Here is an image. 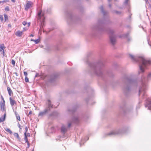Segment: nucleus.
<instances>
[{"label":"nucleus","instance_id":"nucleus-1","mask_svg":"<svg viewBox=\"0 0 151 151\" xmlns=\"http://www.w3.org/2000/svg\"><path fill=\"white\" fill-rule=\"evenodd\" d=\"M109 22V20L107 18L99 19L97 24L93 27L91 35L95 37L97 36L98 34L107 33L109 36L110 43L112 45H114L115 43L116 37L114 34V31L110 28H106L105 27V24H108Z\"/></svg>","mask_w":151,"mask_h":151},{"label":"nucleus","instance_id":"nucleus-2","mask_svg":"<svg viewBox=\"0 0 151 151\" xmlns=\"http://www.w3.org/2000/svg\"><path fill=\"white\" fill-rule=\"evenodd\" d=\"M89 66L88 73L91 75L95 74L104 79L106 75L109 77H112L113 74L111 72H107L106 74L104 71L103 67L104 66V61L101 60H99L97 62L89 63L87 61Z\"/></svg>","mask_w":151,"mask_h":151},{"label":"nucleus","instance_id":"nucleus-3","mask_svg":"<svg viewBox=\"0 0 151 151\" xmlns=\"http://www.w3.org/2000/svg\"><path fill=\"white\" fill-rule=\"evenodd\" d=\"M122 81L124 84V93L125 96H128L130 94L132 86L137 85V81L133 79L130 76L127 75H124L123 77Z\"/></svg>","mask_w":151,"mask_h":151},{"label":"nucleus","instance_id":"nucleus-4","mask_svg":"<svg viewBox=\"0 0 151 151\" xmlns=\"http://www.w3.org/2000/svg\"><path fill=\"white\" fill-rule=\"evenodd\" d=\"M129 56L132 60L135 63H137L139 65V73H143L145 71V68L147 66H151V60H145L142 57L134 56L133 55L130 54Z\"/></svg>","mask_w":151,"mask_h":151},{"label":"nucleus","instance_id":"nucleus-5","mask_svg":"<svg viewBox=\"0 0 151 151\" xmlns=\"http://www.w3.org/2000/svg\"><path fill=\"white\" fill-rule=\"evenodd\" d=\"M150 80H151V72L148 73L147 78L143 76L142 78L141 86L139 88V95H142L143 99L146 97V92L147 86L146 83L147 81Z\"/></svg>","mask_w":151,"mask_h":151},{"label":"nucleus","instance_id":"nucleus-6","mask_svg":"<svg viewBox=\"0 0 151 151\" xmlns=\"http://www.w3.org/2000/svg\"><path fill=\"white\" fill-rule=\"evenodd\" d=\"M50 10L48 11V9H45L43 11L40 10L38 12L37 15V19L38 22H40V29L39 31L40 30L42 31L43 29V27L45 26V14L46 13H49Z\"/></svg>","mask_w":151,"mask_h":151},{"label":"nucleus","instance_id":"nucleus-7","mask_svg":"<svg viewBox=\"0 0 151 151\" xmlns=\"http://www.w3.org/2000/svg\"><path fill=\"white\" fill-rule=\"evenodd\" d=\"M78 106L77 105L73 106L72 108L69 109H68V111L69 113L72 115L73 121L76 124L78 123L81 120L82 116L80 114H77L76 115H74L75 112L76 111Z\"/></svg>","mask_w":151,"mask_h":151},{"label":"nucleus","instance_id":"nucleus-8","mask_svg":"<svg viewBox=\"0 0 151 151\" xmlns=\"http://www.w3.org/2000/svg\"><path fill=\"white\" fill-rule=\"evenodd\" d=\"M65 14L67 18V22L69 24L76 22L80 20V18L73 15L71 11L67 10Z\"/></svg>","mask_w":151,"mask_h":151},{"label":"nucleus","instance_id":"nucleus-9","mask_svg":"<svg viewBox=\"0 0 151 151\" xmlns=\"http://www.w3.org/2000/svg\"><path fill=\"white\" fill-rule=\"evenodd\" d=\"M53 104L50 100L48 99L46 102L45 109L44 110L39 113L38 114L39 116L42 117L47 113L51 109L53 108Z\"/></svg>","mask_w":151,"mask_h":151},{"label":"nucleus","instance_id":"nucleus-10","mask_svg":"<svg viewBox=\"0 0 151 151\" xmlns=\"http://www.w3.org/2000/svg\"><path fill=\"white\" fill-rule=\"evenodd\" d=\"M71 125V123L68 122V125H63L60 129L61 132L63 134L62 137H60V138L61 137L64 138L65 137V134L67 132L68 129Z\"/></svg>","mask_w":151,"mask_h":151},{"label":"nucleus","instance_id":"nucleus-11","mask_svg":"<svg viewBox=\"0 0 151 151\" xmlns=\"http://www.w3.org/2000/svg\"><path fill=\"white\" fill-rule=\"evenodd\" d=\"M125 132L124 129H120L114 131L110 132L106 134L107 135L109 136H115L117 134H122Z\"/></svg>","mask_w":151,"mask_h":151},{"label":"nucleus","instance_id":"nucleus-12","mask_svg":"<svg viewBox=\"0 0 151 151\" xmlns=\"http://www.w3.org/2000/svg\"><path fill=\"white\" fill-rule=\"evenodd\" d=\"M145 107L147 108L148 109H150L151 108V101L148 98L146 99L145 104Z\"/></svg>","mask_w":151,"mask_h":151},{"label":"nucleus","instance_id":"nucleus-13","mask_svg":"<svg viewBox=\"0 0 151 151\" xmlns=\"http://www.w3.org/2000/svg\"><path fill=\"white\" fill-rule=\"evenodd\" d=\"M0 110L6 113L5 103H2V101H0Z\"/></svg>","mask_w":151,"mask_h":151},{"label":"nucleus","instance_id":"nucleus-14","mask_svg":"<svg viewBox=\"0 0 151 151\" xmlns=\"http://www.w3.org/2000/svg\"><path fill=\"white\" fill-rule=\"evenodd\" d=\"M32 3L30 1H28L25 6V9L26 11L28 10L32 6Z\"/></svg>","mask_w":151,"mask_h":151},{"label":"nucleus","instance_id":"nucleus-15","mask_svg":"<svg viewBox=\"0 0 151 151\" xmlns=\"http://www.w3.org/2000/svg\"><path fill=\"white\" fill-rule=\"evenodd\" d=\"M58 75L57 74H54L51 75L50 78L49 80L50 82H53L55 80V79L58 77Z\"/></svg>","mask_w":151,"mask_h":151},{"label":"nucleus","instance_id":"nucleus-16","mask_svg":"<svg viewBox=\"0 0 151 151\" xmlns=\"http://www.w3.org/2000/svg\"><path fill=\"white\" fill-rule=\"evenodd\" d=\"M100 9L102 13L103 14L104 17L106 16L108 12H107L104 11V8L103 6H101L100 8Z\"/></svg>","mask_w":151,"mask_h":151},{"label":"nucleus","instance_id":"nucleus-17","mask_svg":"<svg viewBox=\"0 0 151 151\" xmlns=\"http://www.w3.org/2000/svg\"><path fill=\"white\" fill-rule=\"evenodd\" d=\"M9 101L10 104L12 107H13L14 104H16V102L15 101L12 99L11 97L9 98Z\"/></svg>","mask_w":151,"mask_h":151},{"label":"nucleus","instance_id":"nucleus-18","mask_svg":"<svg viewBox=\"0 0 151 151\" xmlns=\"http://www.w3.org/2000/svg\"><path fill=\"white\" fill-rule=\"evenodd\" d=\"M129 0H125L124 4L125 6L129 7L130 6V3Z\"/></svg>","mask_w":151,"mask_h":151},{"label":"nucleus","instance_id":"nucleus-19","mask_svg":"<svg viewBox=\"0 0 151 151\" xmlns=\"http://www.w3.org/2000/svg\"><path fill=\"white\" fill-rule=\"evenodd\" d=\"M58 115V113L56 111H53L51 113L49 116H54L55 117L57 116Z\"/></svg>","mask_w":151,"mask_h":151},{"label":"nucleus","instance_id":"nucleus-20","mask_svg":"<svg viewBox=\"0 0 151 151\" xmlns=\"http://www.w3.org/2000/svg\"><path fill=\"white\" fill-rule=\"evenodd\" d=\"M6 48L4 44H1L0 45V52L4 51V49Z\"/></svg>","mask_w":151,"mask_h":151},{"label":"nucleus","instance_id":"nucleus-21","mask_svg":"<svg viewBox=\"0 0 151 151\" xmlns=\"http://www.w3.org/2000/svg\"><path fill=\"white\" fill-rule=\"evenodd\" d=\"M129 35V33L128 32L124 34L123 36L127 38L128 41H130L131 40V38L130 37H128Z\"/></svg>","mask_w":151,"mask_h":151},{"label":"nucleus","instance_id":"nucleus-22","mask_svg":"<svg viewBox=\"0 0 151 151\" xmlns=\"http://www.w3.org/2000/svg\"><path fill=\"white\" fill-rule=\"evenodd\" d=\"M7 90L10 96H11L12 94H13V92L11 89L9 87H7Z\"/></svg>","mask_w":151,"mask_h":151},{"label":"nucleus","instance_id":"nucleus-23","mask_svg":"<svg viewBox=\"0 0 151 151\" xmlns=\"http://www.w3.org/2000/svg\"><path fill=\"white\" fill-rule=\"evenodd\" d=\"M22 34V32L18 31L16 32V35L19 37H21Z\"/></svg>","mask_w":151,"mask_h":151},{"label":"nucleus","instance_id":"nucleus-24","mask_svg":"<svg viewBox=\"0 0 151 151\" xmlns=\"http://www.w3.org/2000/svg\"><path fill=\"white\" fill-rule=\"evenodd\" d=\"M6 113L5 112L4 115V117L2 119L0 117V122H1L4 121L5 120L6 117Z\"/></svg>","mask_w":151,"mask_h":151},{"label":"nucleus","instance_id":"nucleus-25","mask_svg":"<svg viewBox=\"0 0 151 151\" xmlns=\"http://www.w3.org/2000/svg\"><path fill=\"white\" fill-rule=\"evenodd\" d=\"M132 108H130V109L128 108L126 109V111H124V112L125 113L129 112H131V111H132Z\"/></svg>","mask_w":151,"mask_h":151},{"label":"nucleus","instance_id":"nucleus-26","mask_svg":"<svg viewBox=\"0 0 151 151\" xmlns=\"http://www.w3.org/2000/svg\"><path fill=\"white\" fill-rule=\"evenodd\" d=\"M14 136L16 137L19 140H20V139L18 134L17 133H15L14 134Z\"/></svg>","mask_w":151,"mask_h":151},{"label":"nucleus","instance_id":"nucleus-27","mask_svg":"<svg viewBox=\"0 0 151 151\" xmlns=\"http://www.w3.org/2000/svg\"><path fill=\"white\" fill-rule=\"evenodd\" d=\"M5 130L7 132H9L10 134H12V132L9 128L5 129Z\"/></svg>","mask_w":151,"mask_h":151},{"label":"nucleus","instance_id":"nucleus-28","mask_svg":"<svg viewBox=\"0 0 151 151\" xmlns=\"http://www.w3.org/2000/svg\"><path fill=\"white\" fill-rule=\"evenodd\" d=\"M24 139L25 141V142L27 143L28 142V141L27 139V136H26V133L24 134Z\"/></svg>","mask_w":151,"mask_h":151},{"label":"nucleus","instance_id":"nucleus-29","mask_svg":"<svg viewBox=\"0 0 151 151\" xmlns=\"http://www.w3.org/2000/svg\"><path fill=\"white\" fill-rule=\"evenodd\" d=\"M113 66L115 69H116V67H118V65L117 63H115L113 64Z\"/></svg>","mask_w":151,"mask_h":151},{"label":"nucleus","instance_id":"nucleus-30","mask_svg":"<svg viewBox=\"0 0 151 151\" xmlns=\"http://www.w3.org/2000/svg\"><path fill=\"white\" fill-rule=\"evenodd\" d=\"M114 12L117 14H120L121 13V12L120 11H114Z\"/></svg>","mask_w":151,"mask_h":151},{"label":"nucleus","instance_id":"nucleus-31","mask_svg":"<svg viewBox=\"0 0 151 151\" xmlns=\"http://www.w3.org/2000/svg\"><path fill=\"white\" fill-rule=\"evenodd\" d=\"M4 19L6 21V20L8 19V17L7 16L6 14L4 15Z\"/></svg>","mask_w":151,"mask_h":151},{"label":"nucleus","instance_id":"nucleus-32","mask_svg":"<svg viewBox=\"0 0 151 151\" xmlns=\"http://www.w3.org/2000/svg\"><path fill=\"white\" fill-rule=\"evenodd\" d=\"M34 41L35 42V43L36 44H37L39 42L40 40L39 39H37L36 40H35Z\"/></svg>","mask_w":151,"mask_h":151},{"label":"nucleus","instance_id":"nucleus-33","mask_svg":"<svg viewBox=\"0 0 151 151\" xmlns=\"http://www.w3.org/2000/svg\"><path fill=\"white\" fill-rule=\"evenodd\" d=\"M1 99L3 101H2V103H5L4 98H3V96L2 95H1Z\"/></svg>","mask_w":151,"mask_h":151},{"label":"nucleus","instance_id":"nucleus-34","mask_svg":"<svg viewBox=\"0 0 151 151\" xmlns=\"http://www.w3.org/2000/svg\"><path fill=\"white\" fill-rule=\"evenodd\" d=\"M16 118H17V119L19 121H20V116H19V115H17L16 116Z\"/></svg>","mask_w":151,"mask_h":151},{"label":"nucleus","instance_id":"nucleus-35","mask_svg":"<svg viewBox=\"0 0 151 151\" xmlns=\"http://www.w3.org/2000/svg\"><path fill=\"white\" fill-rule=\"evenodd\" d=\"M25 81L26 82H28L29 81L28 78L27 77H25Z\"/></svg>","mask_w":151,"mask_h":151},{"label":"nucleus","instance_id":"nucleus-36","mask_svg":"<svg viewBox=\"0 0 151 151\" xmlns=\"http://www.w3.org/2000/svg\"><path fill=\"white\" fill-rule=\"evenodd\" d=\"M5 10L6 11H9V7L8 6H6L5 8Z\"/></svg>","mask_w":151,"mask_h":151},{"label":"nucleus","instance_id":"nucleus-37","mask_svg":"<svg viewBox=\"0 0 151 151\" xmlns=\"http://www.w3.org/2000/svg\"><path fill=\"white\" fill-rule=\"evenodd\" d=\"M3 19V16L1 15H0V19L1 21H2Z\"/></svg>","mask_w":151,"mask_h":151},{"label":"nucleus","instance_id":"nucleus-38","mask_svg":"<svg viewBox=\"0 0 151 151\" xmlns=\"http://www.w3.org/2000/svg\"><path fill=\"white\" fill-rule=\"evenodd\" d=\"M24 74L25 77H27V73L26 72H24Z\"/></svg>","mask_w":151,"mask_h":151},{"label":"nucleus","instance_id":"nucleus-39","mask_svg":"<svg viewBox=\"0 0 151 151\" xmlns=\"http://www.w3.org/2000/svg\"><path fill=\"white\" fill-rule=\"evenodd\" d=\"M25 132L24 134H25V133L26 134V133H27V132L28 128H27V127H25Z\"/></svg>","mask_w":151,"mask_h":151},{"label":"nucleus","instance_id":"nucleus-40","mask_svg":"<svg viewBox=\"0 0 151 151\" xmlns=\"http://www.w3.org/2000/svg\"><path fill=\"white\" fill-rule=\"evenodd\" d=\"M1 54L3 55V57H4L5 56V52L4 51L1 52Z\"/></svg>","mask_w":151,"mask_h":151},{"label":"nucleus","instance_id":"nucleus-41","mask_svg":"<svg viewBox=\"0 0 151 151\" xmlns=\"http://www.w3.org/2000/svg\"><path fill=\"white\" fill-rule=\"evenodd\" d=\"M15 61L14 60H12V64L14 65L15 64Z\"/></svg>","mask_w":151,"mask_h":151},{"label":"nucleus","instance_id":"nucleus-42","mask_svg":"<svg viewBox=\"0 0 151 151\" xmlns=\"http://www.w3.org/2000/svg\"><path fill=\"white\" fill-rule=\"evenodd\" d=\"M27 24V22L25 21H24L22 22V24L24 26L26 25Z\"/></svg>","mask_w":151,"mask_h":151},{"label":"nucleus","instance_id":"nucleus-43","mask_svg":"<svg viewBox=\"0 0 151 151\" xmlns=\"http://www.w3.org/2000/svg\"><path fill=\"white\" fill-rule=\"evenodd\" d=\"M26 136H27V137H30V134L29 133H26Z\"/></svg>","mask_w":151,"mask_h":151},{"label":"nucleus","instance_id":"nucleus-44","mask_svg":"<svg viewBox=\"0 0 151 151\" xmlns=\"http://www.w3.org/2000/svg\"><path fill=\"white\" fill-rule=\"evenodd\" d=\"M132 15V14H130V13L129 14V20H130L131 19V16Z\"/></svg>","mask_w":151,"mask_h":151},{"label":"nucleus","instance_id":"nucleus-45","mask_svg":"<svg viewBox=\"0 0 151 151\" xmlns=\"http://www.w3.org/2000/svg\"><path fill=\"white\" fill-rule=\"evenodd\" d=\"M18 127H19V128L20 129H22V127L21 126H20V125L19 124V123H18Z\"/></svg>","mask_w":151,"mask_h":151},{"label":"nucleus","instance_id":"nucleus-46","mask_svg":"<svg viewBox=\"0 0 151 151\" xmlns=\"http://www.w3.org/2000/svg\"><path fill=\"white\" fill-rule=\"evenodd\" d=\"M14 113H15V115L16 116L17 115H19V114H17V112L16 111H14Z\"/></svg>","mask_w":151,"mask_h":151},{"label":"nucleus","instance_id":"nucleus-47","mask_svg":"<svg viewBox=\"0 0 151 151\" xmlns=\"http://www.w3.org/2000/svg\"><path fill=\"white\" fill-rule=\"evenodd\" d=\"M89 99V98H87L85 99V101L87 102L88 101Z\"/></svg>","mask_w":151,"mask_h":151},{"label":"nucleus","instance_id":"nucleus-48","mask_svg":"<svg viewBox=\"0 0 151 151\" xmlns=\"http://www.w3.org/2000/svg\"><path fill=\"white\" fill-rule=\"evenodd\" d=\"M27 146H28L27 148H29L30 146V144L29 142H27Z\"/></svg>","mask_w":151,"mask_h":151},{"label":"nucleus","instance_id":"nucleus-49","mask_svg":"<svg viewBox=\"0 0 151 151\" xmlns=\"http://www.w3.org/2000/svg\"><path fill=\"white\" fill-rule=\"evenodd\" d=\"M109 8H111V5L110 4H109Z\"/></svg>","mask_w":151,"mask_h":151},{"label":"nucleus","instance_id":"nucleus-50","mask_svg":"<svg viewBox=\"0 0 151 151\" xmlns=\"http://www.w3.org/2000/svg\"><path fill=\"white\" fill-rule=\"evenodd\" d=\"M32 114V111H30L29 112V113L28 116H29V114Z\"/></svg>","mask_w":151,"mask_h":151},{"label":"nucleus","instance_id":"nucleus-51","mask_svg":"<svg viewBox=\"0 0 151 151\" xmlns=\"http://www.w3.org/2000/svg\"><path fill=\"white\" fill-rule=\"evenodd\" d=\"M14 74H15L16 76H18V74L16 72L14 73Z\"/></svg>","mask_w":151,"mask_h":151},{"label":"nucleus","instance_id":"nucleus-52","mask_svg":"<svg viewBox=\"0 0 151 151\" xmlns=\"http://www.w3.org/2000/svg\"><path fill=\"white\" fill-rule=\"evenodd\" d=\"M6 1L5 0H4L3 1H2V3H4L6 2Z\"/></svg>","mask_w":151,"mask_h":151},{"label":"nucleus","instance_id":"nucleus-53","mask_svg":"<svg viewBox=\"0 0 151 151\" xmlns=\"http://www.w3.org/2000/svg\"><path fill=\"white\" fill-rule=\"evenodd\" d=\"M34 35L33 34H31L30 35V37H33Z\"/></svg>","mask_w":151,"mask_h":151},{"label":"nucleus","instance_id":"nucleus-54","mask_svg":"<svg viewBox=\"0 0 151 151\" xmlns=\"http://www.w3.org/2000/svg\"><path fill=\"white\" fill-rule=\"evenodd\" d=\"M13 2H15V0H11Z\"/></svg>","mask_w":151,"mask_h":151},{"label":"nucleus","instance_id":"nucleus-55","mask_svg":"<svg viewBox=\"0 0 151 151\" xmlns=\"http://www.w3.org/2000/svg\"><path fill=\"white\" fill-rule=\"evenodd\" d=\"M145 1H146V2L147 3V2L148 1V0H145Z\"/></svg>","mask_w":151,"mask_h":151},{"label":"nucleus","instance_id":"nucleus-56","mask_svg":"<svg viewBox=\"0 0 151 151\" xmlns=\"http://www.w3.org/2000/svg\"><path fill=\"white\" fill-rule=\"evenodd\" d=\"M28 25L29 26L30 25V23H28Z\"/></svg>","mask_w":151,"mask_h":151},{"label":"nucleus","instance_id":"nucleus-57","mask_svg":"<svg viewBox=\"0 0 151 151\" xmlns=\"http://www.w3.org/2000/svg\"><path fill=\"white\" fill-rule=\"evenodd\" d=\"M140 106H138H138H137V108H138V109H139V108Z\"/></svg>","mask_w":151,"mask_h":151},{"label":"nucleus","instance_id":"nucleus-58","mask_svg":"<svg viewBox=\"0 0 151 151\" xmlns=\"http://www.w3.org/2000/svg\"><path fill=\"white\" fill-rule=\"evenodd\" d=\"M111 0H108V1L109 2H110L111 1Z\"/></svg>","mask_w":151,"mask_h":151},{"label":"nucleus","instance_id":"nucleus-59","mask_svg":"<svg viewBox=\"0 0 151 151\" xmlns=\"http://www.w3.org/2000/svg\"><path fill=\"white\" fill-rule=\"evenodd\" d=\"M81 143H82V142L81 141L80 142V145H81Z\"/></svg>","mask_w":151,"mask_h":151},{"label":"nucleus","instance_id":"nucleus-60","mask_svg":"<svg viewBox=\"0 0 151 151\" xmlns=\"http://www.w3.org/2000/svg\"><path fill=\"white\" fill-rule=\"evenodd\" d=\"M34 40H32L31 41H34Z\"/></svg>","mask_w":151,"mask_h":151},{"label":"nucleus","instance_id":"nucleus-61","mask_svg":"<svg viewBox=\"0 0 151 151\" xmlns=\"http://www.w3.org/2000/svg\"><path fill=\"white\" fill-rule=\"evenodd\" d=\"M2 3V1H0V4Z\"/></svg>","mask_w":151,"mask_h":151},{"label":"nucleus","instance_id":"nucleus-62","mask_svg":"<svg viewBox=\"0 0 151 151\" xmlns=\"http://www.w3.org/2000/svg\"><path fill=\"white\" fill-rule=\"evenodd\" d=\"M115 1H117V0H114Z\"/></svg>","mask_w":151,"mask_h":151},{"label":"nucleus","instance_id":"nucleus-63","mask_svg":"<svg viewBox=\"0 0 151 151\" xmlns=\"http://www.w3.org/2000/svg\"><path fill=\"white\" fill-rule=\"evenodd\" d=\"M140 103H141V102L140 101H139V104H140Z\"/></svg>","mask_w":151,"mask_h":151},{"label":"nucleus","instance_id":"nucleus-64","mask_svg":"<svg viewBox=\"0 0 151 151\" xmlns=\"http://www.w3.org/2000/svg\"><path fill=\"white\" fill-rule=\"evenodd\" d=\"M37 75H36L35 76V77H37Z\"/></svg>","mask_w":151,"mask_h":151}]
</instances>
